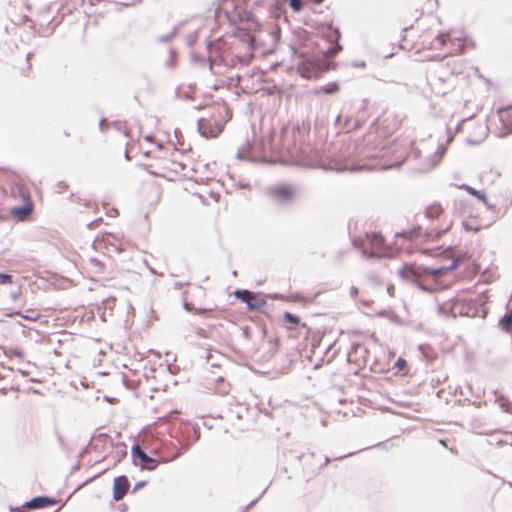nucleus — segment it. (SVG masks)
Listing matches in <instances>:
<instances>
[{
  "instance_id": "f257e3e1",
  "label": "nucleus",
  "mask_w": 512,
  "mask_h": 512,
  "mask_svg": "<svg viewBox=\"0 0 512 512\" xmlns=\"http://www.w3.org/2000/svg\"><path fill=\"white\" fill-rule=\"evenodd\" d=\"M375 141L376 136L372 132L356 139L344 138L330 155L312 152L307 160L308 168L356 172L379 167L378 163L389 154L390 148Z\"/></svg>"
},
{
  "instance_id": "f03ea898",
  "label": "nucleus",
  "mask_w": 512,
  "mask_h": 512,
  "mask_svg": "<svg viewBox=\"0 0 512 512\" xmlns=\"http://www.w3.org/2000/svg\"><path fill=\"white\" fill-rule=\"evenodd\" d=\"M319 36L313 40L307 38L304 45L309 51H297L293 54L298 59L297 69L305 78L319 77L334 67V58L343 50L340 43V29L329 23H322L317 28Z\"/></svg>"
},
{
  "instance_id": "7ed1b4c3",
  "label": "nucleus",
  "mask_w": 512,
  "mask_h": 512,
  "mask_svg": "<svg viewBox=\"0 0 512 512\" xmlns=\"http://www.w3.org/2000/svg\"><path fill=\"white\" fill-rule=\"evenodd\" d=\"M389 148V154L378 163L383 170L399 168L409 158L416 161L421 159V150L415 145L414 141L395 139Z\"/></svg>"
},
{
  "instance_id": "20e7f679",
  "label": "nucleus",
  "mask_w": 512,
  "mask_h": 512,
  "mask_svg": "<svg viewBox=\"0 0 512 512\" xmlns=\"http://www.w3.org/2000/svg\"><path fill=\"white\" fill-rule=\"evenodd\" d=\"M401 121V118L394 113H386L382 117L373 120L369 132L376 136L375 143L390 147L393 141H388L387 138L399 129Z\"/></svg>"
},
{
  "instance_id": "39448f33",
  "label": "nucleus",
  "mask_w": 512,
  "mask_h": 512,
  "mask_svg": "<svg viewBox=\"0 0 512 512\" xmlns=\"http://www.w3.org/2000/svg\"><path fill=\"white\" fill-rule=\"evenodd\" d=\"M458 314L470 318H485L488 314V309L476 299L471 298L468 301L462 302L457 298H450V317L455 318Z\"/></svg>"
},
{
  "instance_id": "423d86ee",
  "label": "nucleus",
  "mask_w": 512,
  "mask_h": 512,
  "mask_svg": "<svg viewBox=\"0 0 512 512\" xmlns=\"http://www.w3.org/2000/svg\"><path fill=\"white\" fill-rule=\"evenodd\" d=\"M292 138L294 142V147L293 150L291 151V154L295 155L298 158V161L302 166L308 167L307 160H309L310 154H312V152L320 151L310 146L309 134H304V132L302 131L300 134L296 129H293Z\"/></svg>"
},
{
  "instance_id": "0eeeda50",
  "label": "nucleus",
  "mask_w": 512,
  "mask_h": 512,
  "mask_svg": "<svg viewBox=\"0 0 512 512\" xmlns=\"http://www.w3.org/2000/svg\"><path fill=\"white\" fill-rule=\"evenodd\" d=\"M418 267L420 281L432 288H435L429 293H435L448 288L447 285L443 284L437 279L438 276L448 273V266H439L433 268L425 265H419Z\"/></svg>"
},
{
  "instance_id": "6e6552de",
  "label": "nucleus",
  "mask_w": 512,
  "mask_h": 512,
  "mask_svg": "<svg viewBox=\"0 0 512 512\" xmlns=\"http://www.w3.org/2000/svg\"><path fill=\"white\" fill-rule=\"evenodd\" d=\"M476 42L465 30L450 29V56L464 54L468 49H475Z\"/></svg>"
},
{
  "instance_id": "1a4fd4ad",
  "label": "nucleus",
  "mask_w": 512,
  "mask_h": 512,
  "mask_svg": "<svg viewBox=\"0 0 512 512\" xmlns=\"http://www.w3.org/2000/svg\"><path fill=\"white\" fill-rule=\"evenodd\" d=\"M233 295L237 300L245 303L249 311H262L267 306V301L260 296L261 292L237 288Z\"/></svg>"
},
{
  "instance_id": "9d476101",
  "label": "nucleus",
  "mask_w": 512,
  "mask_h": 512,
  "mask_svg": "<svg viewBox=\"0 0 512 512\" xmlns=\"http://www.w3.org/2000/svg\"><path fill=\"white\" fill-rule=\"evenodd\" d=\"M132 463L139 466L141 470L154 471L159 465V461L148 455L144 447L139 444H133L131 447Z\"/></svg>"
},
{
  "instance_id": "9b49d317",
  "label": "nucleus",
  "mask_w": 512,
  "mask_h": 512,
  "mask_svg": "<svg viewBox=\"0 0 512 512\" xmlns=\"http://www.w3.org/2000/svg\"><path fill=\"white\" fill-rule=\"evenodd\" d=\"M397 274L401 279L411 282L423 292H430L435 289L420 281L419 267L417 265L405 263L399 268Z\"/></svg>"
},
{
  "instance_id": "f8f14e48",
  "label": "nucleus",
  "mask_w": 512,
  "mask_h": 512,
  "mask_svg": "<svg viewBox=\"0 0 512 512\" xmlns=\"http://www.w3.org/2000/svg\"><path fill=\"white\" fill-rule=\"evenodd\" d=\"M267 193L273 200L283 204L290 203L295 197V190L285 182L268 187Z\"/></svg>"
},
{
  "instance_id": "ddd939ff",
  "label": "nucleus",
  "mask_w": 512,
  "mask_h": 512,
  "mask_svg": "<svg viewBox=\"0 0 512 512\" xmlns=\"http://www.w3.org/2000/svg\"><path fill=\"white\" fill-rule=\"evenodd\" d=\"M197 130L201 137L210 139L218 137L224 130V123L215 120L214 123L207 122L205 118L197 120Z\"/></svg>"
},
{
  "instance_id": "4468645a",
  "label": "nucleus",
  "mask_w": 512,
  "mask_h": 512,
  "mask_svg": "<svg viewBox=\"0 0 512 512\" xmlns=\"http://www.w3.org/2000/svg\"><path fill=\"white\" fill-rule=\"evenodd\" d=\"M231 29L232 35L238 38L242 43H245L250 53H254L257 50V38L248 28L236 23Z\"/></svg>"
},
{
  "instance_id": "2eb2a0df",
  "label": "nucleus",
  "mask_w": 512,
  "mask_h": 512,
  "mask_svg": "<svg viewBox=\"0 0 512 512\" xmlns=\"http://www.w3.org/2000/svg\"><path fill=\"white\" fill-rule=\"evenodd\" d=\"M220 7H217L215 9V16H220L223 14V16L226 18V20L229 23V26H235L237 23L236 18V12H237V1L236 0H218Z\"/></svg>"
},
{
  "instance_id": "dca6fc26",
  "label": "nucleus",
  "mask_w": 512,
  "mask_h": 512,
  "mask_svg": "<svg viewBox=\"0 0 512 512\" xmlns=\"http://www.w3.org/2000/svg\"><path fill=\"white\" fill-rule=\"evenodd\" d=\"M61 499L48 495H37L24 502L26 510H39L58 504Z\"/></svg>"
},
{
  "instance_id": "f3484780",
  "label": "nucleus",
  "mask_w": 512,
  "mask_h": 512,
  "mask_svg": "<svg viewBox=\"0 0 512 512\" xmlns=\"http://www.w3.org/2000/svg\"><path fill=\"white\" fill-rule=\"evenodd\" d=\"M454 213L464 219L472 218L476 214L472 201L465 197L454 198Z\"/></svg>"
},
{
  "instance_id": "a211bd4d",
  "label": "nucleus",
  "mask_w": 512,
  "mask_h": 512,
  "mask_svg": "<svg viewBox=\"0 0 512 512\" xmlns=\"http://www.w3.org/2000/svg\"><path fill=\"white\" fill-rule=\"evenodd\" d=\"M201 433L199 426H191L186 429V438L190 439L189 443L183 444L180 449L176 451L174 455H172L167 461H174L182 456L185 452H187L191 445L197 442L200 439Z\"/></svg>"
},
{
  "instance_id": "6ab92c4d",
  "label": "nucleus",
  "mask_w": 512,
  "mask_h": 512,
  "mask_svg": "<svg viewBox=\"0 0 512 512\" xmlns=\"http://www.w3.org/2000/svg\"><path fill=\"white\" fill-rule=\"evenodd\" d=\"M130 488V481L126 475H119L114 478L112 485V498L114 501L121 500Z\"/></svg>"
},
{
  "instance_id": "aec40b11",
  "label": "nucleus",
  "mask_w": 512,
  "mask_h": 512,
  "mask_svg": "<svg viewBox=\"0 0 512 512\" xmlns=\"http://www.w3.org/2000/svg\"><path fill=\"white\" fill-rule=\"evenodd\" d=\"M33 210L34 204L32 198L31 196H26L22 204L11 207L10 214L13 219L21 221L30 215Z\"/></svg>"
},
{
  "instance_id": "412c9836",
  "label": "nucleus",
  "mask_w": 512,
  "mask_h": 512,
  "mask_svg": "<svg viewBox=\"0 0 512 512\" xmlns=\"http://www.w3.org/2000/svg\"><path fill=\"white\" fill-rule=\"evenodd\" d=\"M457 188L463 189L471 196H474L477 200L482 202L487 207V209L491 210L494 208V206L489 203L485 190H477L466 183L457 186Z\"/></svg>"
},
{
  "instance_id": "4be33fe9",
  "label": "nucleus",
  "mask_w": 512,
  "mask_h": 512,
  "mask_svg": "<svg viewBox=\"0 0 512 512\" xmlns=\"http://www.w3.org/2000/svg\"><path fill=\"white\" fill-rule=\"evenodd\" d=\"M429 83L435 95L444 98L448 93L445 76H432Z\"/></svg>"
},
{
  "instance_id": "5701e85b",
  "label": "nucleus",
  "mask_w": 512,
  "mask_h": 512,
  "mask_svg": "<svg viewBox=\"0 0 512 512\" xmlns=\"http://www.w3.org/2000/svg\"><path fill=\"white\" fill-rule=\"evenodd\" d=\"M340 90V84L337 81H331L325 85H321L311 90V93L315 96L328 95L333 96Z\"/></svg>"
},
{
  "instance_id": "b1692460",
  "label": "nucleus",
  "mask_w": 512,
  "mask_h": 512,
  "mask_svg": "<svg viewBox=\"0 0 512 512\" xmlns=\"http://www.w3.org/2000/svg\"><path fill=\"white\" fill-rule=\"evenodd\" d=\"M465 70H473L479 78H484L477 67H472L468 65L466 60H462L459 63L454 62L453 65L450 63V74L451 75H464Z\"/></svg>"
},
{
  "instance_id": "393cba45",
  "label": "nucleus",
  "mask_w": 512,
  "mask_h": 512,
  "mask_svg": "<svg viewBox=\"0 0 512 512\" xmlns=\"http://www.w3.org/2000/svg\"><path fill=\"white\" fill-rule=\"evenodd\" d=\"M187 292L184 291L182 293V306L183 309L187 312H192L194 314H200L204 317H208L212 313V309L208 308H195V306L187 300Z\"/></svg>"
},
{
  "instance_id": "a878e982",
  "label": "nucleus",
  "mask_w": 512,
  "mask_h": 512,
  "mask_svg": "<svg viewBox=\"0 0 512 512\" xmlns=\"http://www.w3.org/2000/svg\"><path fill=\"white\" fill-rule=\"evenodd\" d=\"M367 241L371 247L375 248L380 253L384 250L385 239L380 232H372L368 234Z\"/></svg>"
},
{
  "instance_id": "bb28decb",
  "label": "nucleus",
  "mask_w": 512,
  "mask_h": 512,
  "mask_svg": "<svg viewBox=\"0 0 512 512\" xmlns=\"http://www.w3.org/2000/svg\"><path fill=\"white\" fill-rule=\"evenodd\" d=\"M236 18H237L236 19L237 24L242 23V22H252L256 28H258V29L261 28V23L259 22V20L253 14L252 11H248V10L238 11L237 10Z\"/></svg>"
},
{
  "instance_id": "cd10ccee",
  "label": "nucleus",
  "mask_w": 512,
  "mask_h": 512,
  "mask_svg": "<svg viewBox=\"0 0 512 512\" xmlns=\"http://www.w3.org/2000/svg\"><path fill=\"white\" fill-rule=\"evenodd\" d=\"M453 247L450 245V272L456 270L460 265L466 263L470 259V255L465 253H460L456 256L452 257Z\"/></svg>"
},
{
  "instance_id": "c85d7f7f",
  "label": "nucleus",
  "mask_w": 512,
  "mask_h": 512,
  "mask_svg": "<svg viewBox=\"0 0 512 512\" xmlns=\"http://www.w3.org/2000/svg\"><path fill=\"white\" fill-rule=\"evenodd\" d=\"M423 228L421 225L413 226L409 230H402L400 232L395 233V238H406V239H413L418 238L422 234Z\"/></svg>"
},
{
  "instance_id": "c756f323",
  "label": "nucleus",
  "mask_w": 512,
  "mask_h": 512,
  "mask_svg": "<svg viewBox=\"0 0 512 512\" xmlns=\"http://www.w3.org/2000/svg\"><path fill=\"white\" fill-rule=\"evenodd\" d=\"M111 446H115L117 448L114 456L113 467L118 465L121 461L125 459L127 456V445L124 442L117 443L116 445L111 442Z\"/></svg>"
},
{
  "instance_id": "7c9ffc66",
  "label": "nucleus",
  "mask_w": 512,
  "mask_h": 512,
  "mask_svg": "<svg viewBox=\"0 0 512 512\" xmlns=\"http://www.w3.org/2000/svg\"><path fill=\"white\" fill-rule=\"evenodd\" d=\"M443 213V208L439 203H432L429 205L424 212V217L428 220H433L439 217Z\"/></svg>"
},
{
  "instance_id": "2f4dec72",
  "label": "nucleus",
  "mask_w": 512,
  "mask_h": 512,
  "mask_svg": "<svg viewBox=\"0 0 512 512\" xmlns=\"http://www.w3.org/2000/svg\"><path fill=\"white\" fill-rule=\"evenodd\" d=\"M499 327L505 332H512V308L508 309L506 313L498 321Z\"/></svg>"
},
{
  "instance_id": "473e14b6",
  "label": "nucleus",
  "mask_w": 512,
  "mask_h": 512,
  "mask_svg": "<svg viewBox=\"0 0 512 512\" xmlns=\"http://www.w3.org/2000/svg\"><path fill=\"white\" fill-rule=\"evenodd\" d=\"M283 321L294 326L306 327V324L302 323L301 318L298 315L291 313L289 311H285L283 313Z\"/></svg>"
},
{
  "instance_id": "72a5a7b5",
  "label": "nucleus",
  "mask_w": 512,
  "mask_h": 512,
  "mask_svg": "<svg viewBox=\"0 0 512 512\" xmlns=\"http://www.w3.org/2000/svg\"><path fill=\"white\" fill-rule=\"evenodd\" d=\"M480 270H481L480 264L476 263L475 261H469L466 264L465 269H464L465 276L466 277H473L478 272H480Z\"/></svg>"
},
{
  "instance_id": "f704fd0d",
  "label": "nucleus",
  "mask_w": 512,
  "mask_h": 512,
  "mask_svg": "<svg viewBox=\"0 0 512 512\" xmlns=\"http://www.w3.org/2000/svg\"><path fill=\"white\" fill-rule=\"evenodd\" d=\"M445 154V148L443 146H440L433 154H430L428 156V161L430 163V166H435L444 156Z\"/></svg>"
},
{
  "instance_id": "c9c22d12",
  "label": "nucleus",
  "mask_w": 512,
  "mask_h": 512,
  "mask_svg": "<svg viewBox=\"0 0 512 512\" xmlns=\"http://www.w3.org/2000/svg\"><path fill=\"white\" fill-rule=\"evenodd\" d=\"M448 42V31L439 32L435 39L432 41V46L437 48L438 46H444Z\"/></svg>"
},
{
  "instance_id": "e433bc0d",
  "label": "nucleus",
  "mask_w": 512,
  "mask_h": 512,
  "mask_svg": "<svg viewBox=\"0 0 512 512\" xmlns=\"http://www.w3.org/2000/svg\"><path fill=\"white\" fill-rule=\"evenodd\" d=\"M446 231H448V227H446L444 230H435V229H428L427 228L425 230L424 236H425L426 240H429V239L433 240V239L439 238Z\"/></svg>"
},
{
  "instance_id": "4c0bfd02",
  "label": "nucleus",
  "mask_w": 512,
  "mask_h": 512,
  "mask_svg": "<svg viewBox=\"0 0 512 512\" xmlns=\"http://www.w3.org/2000/svg\"><path fill=\"white\" fill-rule=\"evenodd\" d=\"M177 51L174 48L169 49V57L165 62L167 68H174L177 64Z\"/></svg>"
},
{
  "instance_id": "58836bf2",
  "label": "nucleus",
  "mask_w": 512,
  "mask_h": 512,
  "mask_svg": "<svg viewBox=\"0 0 512 512\" xmlns=\"http://www.w3.org/2000/svg\"><path fill=\"white\" fill-rule=\"evenodd\" d=\"M4 354L7 357H17L19 359L24 358L23 350L18 347H11V348L4 350Z\"/></svg>"
},
{
  "instance_id": "ea45409f",
  "label": "nucleus",
  "mask_w": 512,
  "mask_h": 512,
  "mask_svg": "<svg viewBox=\"0 0 512 512\" xmlns=\"http://www.w3.org/2000/svg\"><path fill=\"white\" fill-rule=\"evenodd\" d=\"M379 253H380L379 251H377L375 248H373V247H371V246H370V247H368V248H367V247H364V248H362V250H361V254H362V256H363L364 258H366V259H372V258H374V257L378 256V254H379Z\"/></svg>"
},
{
  "instance_id": "a19ab883",
  "label": "nucleus",
  "mask_w": 512,
  "mask_h": 512,
  "mask_svg": "<svg viewBox=\"0 0 512 512\" xmlns=\"http://www.w3.org/2000/svg\"><path fill=\"white\" fill-rule=\"evenodd\" d=\"M13 192H17L23 201L26 198V196H31L26 187L21 183H16L14 185Z\"/></svg>"
},
{
  "instance_id": "79ce46f5",
  "label": "nucleus",
  "mask_w": 512,
  "mask_h": 512,
  "mask_svg": "<svg viewBox=\"0 0 512 512\" xmlns=\"http://www.w3.org/2000/svg\"><path fill=\"white\" fill-rule=\"evenodd\" d=\"M293 129H296L300 134L301 131L304 132V134H310L311 124L308 120H302V122L298 123Z\"/></svg>"
},
{
  "instance_id": "37998d69",
  "label": "nucleus",
  "mask_w": 512,
  "mask_h": 512,
  "mask_svg": "<svg viewBox=\"0 0 512 512\" xmlns=\"http://www.w3.org/2000/svg\"><path fill=\"white\" fill-rule=\"evenodd\" d=\"M288 4L295 13H299L303 10V0H288Z\"/></svg>"
},
{
  "instance_id": "c03bdc74",
  "label": "nucleus",
  "mask_w": 512,
  "mask_h": 512,
  "mask_svg": "<svg viewBox=\"0 0 512 512\" xmlns=\"http://www.w3.org/2000/svg\"><path fill=\"white\" fill-rule=\"evenodd\" d=\"M20 317L27 321H37L40 318V314L34 311L21 312Z\"/></svg>"
},
{
  "instance_id": "a18cd8bd",
  "label": "nucleus",
  "mask_w": 512,
  "mask_h": 512,
  "mask_svg": "<svg viewBox=\"0 0 512 512\" xmlns=\"http://www.w3.org/2000/svg\"><path fill=\"white\" fill-rule=\"evenodd\" d=\"M354 454H355V452H350V453H347V454H345V455L335 457V458H333V459H331V458H329V457H325V461H324L323 465L320 467V469H321V468H323V467H325V466H327V465H329L332 461H340V460H343V459H345V458L351 457V456H353Z\"/></svg>"
},
{
  "instance_id": "49530a36",
  "label": "nucleus",
  "mask_w": 512,
  "mask_h": 512,
  "mask_svg": "<svg viewBox=\"0 0 512 512\" xmlns=\"http://www.w3.org/2000/svg\"><path fill=\"white\" fill-rule=\"evenodd\" d=\"M268 490V487H266L262 492L261 494L254 498L253 500H251L246 506H244L241 511L242 512H247L251 507H253L256 503H258V501L263 497V495L267 492Z\"/></svg>"
},
{
  "instance_id": "de8ad7c7",
  "label": "nucleus",
  "mask_w": 512,
  "mask_h": 512,
  "mask_svg": "<svg viewBox=\"0 0 512 512\" xmlns=\"http://www.w3.org/2000/svg\"><path fill=\"white\" fill-rule=\"evenodd\" d=\"M13 283V276L8 272H0V285Z\"/></svg>"
},
{
  "instance_id": "09e8293b",
  "label": "nucleus",
  "mask_w": 512,
  "mask_h": 512,
  "mask_svg": "<svg viewBox=\"0 0 512 512\" xmlns=\"http://www.w3.org/2000/svg\"><path fill=\"white\" fill-rule=\"evenodd\" d=\"M89 261H90V263H91L94 267H96V268H97V270H98L99 272H102V271L104 270V268H105V264H104V262H102V261H101V260H99L98 258H96V257H91V258L89 259Z\"/></svg>"
},
{
  "instance_id": "8fccbe9b",
  "label": "nucleus",
  "mask_w": 512,
  "mask_h": 512,
  "mask_svg": "<svg viewBox=\"0 0 512 512\" xmlns=\"http://www.w3.org/2000/svg\"><path fill=\"white\" fill-rule=\"evenodd\" d=\"M406 366L407 361L403 357H398L394 363V368L397 369V371H403Z\"/></svg>"
},
{
  "instance_id": "3c124183",
  "label": "nucleus",
  "mask_w": 512,
  "mask_h": 512,
  "mask_svg": "<svg viewBox=\"0 0 512 512\" xmlns=\"http://www.w3.org/2000/svg\"><path fill=\"white\" fill-rule=\"evenodd\" d=\"M188 89L189 90H187L183 93L182 97L185 99H193V95H194V92L196 89V84L195 83L189 84Z\"/></svg>"
},
{
  "instance_id": "603ef678",
  "label": "nucleus",
  "mask_w": 512,
  "mask_h": 512,
  "mask_svg": "<svg viewBox=\"0 0 512 512\" xmlns=\"http://www.w3.org/2000/svg\"><path fill=\"white\" fill-rule=\"evenodd\" d=\"M174 136H175V139H176V145L180 146V147H183V145H184V138H183L181 130L176 128L174 130Z\"/></svg>"
},
{
  "instance_id": "864d4df0",
  "label": "nucleus",
  "mask_w": 512,
  "mask_h": 512,
  "mask_svg": "<svg viewBox=\"0 0 512 512\" xmlns=\"http://www.w3.org/2000/svg\"><path fill=\"white\" fill-rule=\"evenodd\" d=\"M93 439H97V440H100V441H107V440H111V436L106 433V432H101V433H98V434H93L91 436V440Z\"/></svg>"
},
{
  "instance_id": "5fc2aeb1",
  "label": "nucleus",
  "mask_w": 512,
  "mask_h": 512,
  "mask_svg": "<svg viewBox=\"0 0 512 512\" xmlns=\"http://www.w3.org/2000/svg\"><path fill=\"white\" fill-rule=\"evenodd\" d=\"M190 57H191V61L195 64L204 65L206 62L204 57H202L196 53H191Z\"/></svg>"
},
{
  "instance_id": "6e6d98bb",
  "label": "nucleus",
  "mask_w": 512,
  "mask_h": 512,
  "mask_svg": "<svg viewBox=\"0 0 512 512\" xmlns=\"http://www.w3.org/2000/svg\"><path fill=\"white\" fill-rule=\"evenodd\" d=\"M462 226L466 231L478 232L480 230V226H472L466 221L464 218L462 220Z\"/></svg>"
},
{
  "instance_id": "4d7b16f0",
  "label": "nucleus",
  "mask_w": 512,
  "mask_h": 512,
  "mask_svg": "<svg viewBox=\"0 0 512 512\" xmlns=\"http://www.w3.org/2000/svg\"><path fill=\"white\" fill-rule=\"evenodd\" d=\"M351 131L352 130V117H345L344 122L342 123L341 131Z\"/></svg>"
},
{
  "instance_id": "13d9d810",
  "label": "nucleus",
  "mask_w": 512,
  "mask_h": 512,
  "mask_svg": "<svg viewBox=\"0 0 512 512\" xmlns=\"http://www.w3.org/2000/svg\"><path fill=\"white\" fill-rule=\"evenodd\" d=\"M448 57V53H445L443 55H439V54H429L426 56V59L429 60V61H434V60H438V61H442L444 59H446Z\"/></svg>"
},
{
  "instance_id": "bf43d9fd",
  "label": "nucleus",
  "mask_w": 512,
  "mask_h": 512,
  "mask_svg": "<svg viewBox=\"0 0 512 512\" xmlns=\"http://www.w3.org/2000/svg\"><path fill=\"white\" fill-rule=\"evenodd\" d=\"M16 25H26L27 23H33V21L27 15H20L18 21H13Z\"/></svg>"
},
{
  "instance_id": "052dcab7",
  "label": "nucleus",
  "mask_w": 512,
  "mask_h": 512,
  "mask_svg": "<svg viewBox=\"0 0 512 512\" xmlns=\"http://www.w3.org/2000/svg\"><path fill=\"white\" fill-rule=\"evenodd\" d=\"M186 23V21H180L178 22L171 30V32L169 33L172 38L176 37L177 34L179 33L180 31V28Z\"/></svg>"
},
{
  "instance_id": "680f3d73",
  "label": "nucleus",
  "mask_w": 512,
  "mask_h": 512,
  "mask_svg": "<svg viewBox=\"0 0 512 512\" xmlns=\"http://www.w3.org/2000/svg\"><path fill=\"white\" fill-rule=\"evenodd\" d=\"M55 188L57 193H62L68 189V184L65 181H59L57 182Z\"/></svg>"
},
{
  "instance_id": "e2e57ef3",
  "label": "nucleus",
  "mask_w": 512,
  "mask_h": 512,
  "mask_svg": "<svg viewBox=\"0 0 512 512\" xmlns=\"http://www.w3.org/2000/svg\"><path fill=\"white\" fill-rule=\"evenodd\" d=\"M147 483L148 482L145 481V480H141V481L136 482L134 487H133L132 493H135V492L139 491L140 489L144 488L147 485Z\"/></svg>"
},
{
  "instance_id": "0e129e2a",
  "label": "nucleus",
  "mask_w": 512,
  "mask_h": 512,
  "mask_svg": "<svg viewBox=\"0 0 512 512\" xmlns=\"http://www.w3.org/2000/svg\"><path fill=\"white\" fill-rule=\"evenodd\" d=\"M172 36L168 33L167 35H163L157 38V42L159 43H169L172 41Z\"/></svg>"
},
{
  "instance_id": "69168bd1",
  "label": "nucleus",
  "mask_w": 512,
  "mask_h": 512,
  "mask_svg": "<svg viewBox=\"0 0 512 512\" xmlns=\"http://www.w3.org/2000/svg\"><path fill=\"white\" fill-rule=\"evenodd\" d=\"M22 295V292L20 289H17V290H14V291H11L10 292V298L13 300V301H16L18 300Z\"/></svg>"
},
{
  "instance_id": "338daca9",
  "label": "nucleus",
  "mask_w": 512,
  "mask_h": 512,
  "mask_svg": "<svg viewBox=\"0 0 512 512\" xmlns=\"http://www.w3.org/2000/svg\"><path fill=\"white\" fill-rule=\"evenodd\" d=\"M91 441L92 440L90 439L89 443L85 447H83L81 451L78 453L79 458H82L88 452L89 448L92 446Z\"/></svg>"
},
{
  "instance_id": "774afa93",
  "label": "nucleus",
  "mask_w": 512,
  "mask_h": 512,
  "mask_svg": "<svg viewBox=\"0 0 512 512\" xmlns=\"http://www.w3.org/2000/svg\"><path fill=\"white\" fill-rule=\"evenodd\" d=\"M438 313L442 315H448V309L445 303H441L438 305Z\"/></svg>"
}]
</instances>
